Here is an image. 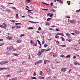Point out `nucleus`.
<instances>
[{
  "instance_id": "nucleus-1",
  "label": "nucleus",
  "mask_w": 80,
  "mask_h": 80,
  "mask_svg": "<svg viewBox=\"0 0 80 80\" xmlns=\"http://www.w3.org/2000/svg\"><path fill=\"white\" fill-rule=\"evenodd\" d=\"M0 27H1V28H6V27H7V24L3 23L2 25L0 24Z\"/></svg>"
},
{
  "instance_id": "nucleus-2",
  "label": "nucleus",
  "mask_w": 80,
  "mask_h": 80,
  "mask_svg": "<svg viewBox=\"0 0 80 80\" xmlns=\"http://www.w3.org/2000/svg\"><path fill=\"white\" fill-rule=\"evenodd\" d=\"M45 50V49H42L41 52L40 51H38V53L37 54V55H42V53Z\"/></svg>"
},
{
  "instance_id": "nucleus-3",
  "label": "nucleus",
  "mask_w": 80,
  "mask_h": 80,
  "mask_svg": "<svg viewBox=\"0 0 80 80\" xmlns=\"http://www.w3.org/2000/svg\"><path fill=\"white\" fill-rule=\"evenodd\" d=\"M67 70V68H63L61 69V72L63 73V72H65V71Z\"/></svg>"
},
{
  "instance_id": "nucleus-4",
  "label": "nucleus",
  "mask_w": 80,
  "mask_h": 80,
  "mask_svg": "<svg viewBox=\"0 0 80 80\" xmlns=\"http://www.w3.org/2000/svg\"><path fill=\"white\" fill-rule=\"evenodd\" d=\"M8 62L7 61H3L1 63H0L1 65H3V64H5V63H8Z\"/></svg>"
},
{
  "instance_id": "nucleus-5",
  "label": "nucleus",
  "mask_w": 80,
  "mask_h": 80,
  "mask_svg": "<svg viewBox=\"0 0 80 80\" xmlns=\"http://www.w3.org/2000/svg\"><path fill=\"white\" fill-rule=\"evenodd\" d=\"M74 32L76 34H79L80 33V32L78 31H77V30H74Z\"/></svg>"
},
{
  "instance_id": "nucleus-6",
  "label": "nucleus",
  "mask_w": 80,
  "mask_h": 80,
  "mask_svg": "<svg viewBox=\"0 0 80 80\" xmlns=\"http://www.w3.org/2000/svg\"><path fill=\"white\" fill-rule=\"evenodd\" d=\"M14 28H15L17 29H18V28H21L22 27L16 25L14 26Z\"/></svg>"
},
{
  "instance_id": "nucleus-7",
  "label": "nucleus",
  "mask_w": 80,
  "mask_h": 80,
  "mask_svg": "<svg viewBox=\"0 0 80 80\" xmlns=\"http://www.w3.org/2000/svg\"><path fill=\"white\" fill-rule=\"evenodd\" d=\"M22 39H19L17 40L16 42H17V43H21V42H22Z\"/></svg>"
},
{
  "instance_id": "nucleus-8",
  "label": "nucleus",
  "mask_w": 80,
  "mask_h": 80,
  "mask_svg": "<svg viewBox=\"0 0 80 80\" xmlns=\"http://www.w3.org/2000/svg\"><path fill=\"white\" fill-rule=\"evenodd\" d=\"M52 56L54 57V58L56 57V53H54V52H53L52 54Z\"/></svg>"
},
{
  "instance_id": "nucleus-9",
  "label": "nucleus",
  "mask_w": 80,
  "mask_h": 80,
  "mask_svg": "<svg viewBox=\"0 0 80 80\" xmlns=\"http://www.w3.org/2000/svg\"><path fill=\"white\" fill-rule=\"evenodd\" d=\"M6 38L8 39V40H11V39H12V38L11 37H7Z\"/></svg>"
},
{
  "instance_id": "nucleus-10",
  "label": "nucleus",
  "mask_w": 80,
  "mask_h": 80,
  "mask_svg": "<svg viewBox=\"0 0 80 80\" xmlns=\"http://www.w3.org/2000/svg\"><path fill=\"white\" fill-rule=\"evenodd\" d=\"M70 23H75V21L74 20H70Z\"/></svg>"
},
{
  "instance_id": "nucleus-11",
  "label": "nucleus",
  "mask_w": 80,
  "mask_h": 80,
  "mask_svg": "<svg viewBox=\"0 0 80 80\" xmlns=\"http://www.w3.org/2000/svg\"><path fill=\"white\" fill-rule=\"evenodd\" d=\"M66 34L67 36V37H68V38H70L71 37V36H70V35L68 33H66Z\"/></svg>"
},
{
  "instance_id": "nucleus-12",
  "label": "nucleus",
  "mask_w": 80,
  "mask_h": 80,
  "mask_svg": "<svg viewBox=\"0 0 80 80\" xmlns=\"http://www.w3.org/2000/svg\"><path fill=\"white\" fill-rule=\"evenodd\" d=\"M10 50H14V48L12 47V46H10Z\"/></svg>"
},
{
  "instance_id": "nucleus-13",
  "label": "nucleus",
  "mask_w": 80,
  "mask_h": 80,
  "mask_svg": "<svg viewBox=\"0 0 80 80\" xmlns=\"http://www.w3.org/2000/svg\"><path fill=\"white\" fill-rule=\"evenodd\" d=\"M38 78L40 80H41V79H44L45 78H44V77H42V76H40L38 77Z\"/></svg>"
},
{
  "instance_id": "nucleus-14",
  "label": "nucleus",
  "mask_w": 80,
  "mask_h": 80,
  "mask_svg": "<svg viewBox=\"0 0 80 80\" xmlns=\"http://www.w3.org/2000/svg\"><path fill=\"white\" fill-rule=\"evenodd\" d=\"M57 2H59V3H63V2H62V1L61 0H56Z\"/></svg>"
},
{
  "instance_id": "nucleus-15",
  "label": "nucleus",
  "mask_w": 80,
  "mask_h": 80,
  "mask_svg": "<svg viewBox=\"0 0 80 80\" xmlns=\"http://www.w3.org/2000/svg\"><path fill=\"white\" fill-rule=\"evenodd\" d=\"M30 43H31V44H33V43H34V42L33 41V40H31L30 41Z\"/></svg>"
},
{
  "instance_id": "nucleus-16",
  "label": "nucleus",
  "mask_w": 80,
  "mask_h": 80,
  "mask_svg": "<svg viewBox=\"0 0 80 80\" xmlns=\"http://www.w3.org/2000/svg\"><path fill=\"white\" fill-rule=\"evenodd\" d=\"M66 40L67 41H68V42H72V39H66Z\"/></svg>"
},
{
  "instance_id": "nucleus-17",
  "label": "nucleus",
  "mask_w": 80,
  "mask_h": 80,
  "mask_svg": "<svg viewBox=\"0 0 80 80\" xmlns=\"http://www.w3.org/2000/svg\"><path fill=\"white\" fill-rule=\"evenodd\" d=\"M62 39V41H63V42H65V39H64V38H63V37H61Z\"/></svg>"
},
{
  "instance_id": "nucleus-18",
  "label": "nucleus",
  "mask_w": 80,
  "mask_h": 80,
  "mask_svg": "<svg viewBox=\"0 0 80 80\" xmlns=\"http://www.w3.org/2000/svg\"><path fill=\"white\" fill-rule=\"evenodd\" d=\"M38 62V63H41L42 62V60L39 61H37Z\"/></svg>"
},
{
  "instance_id": "nucleus-19",
  "label": "nucleus",
  "mask_w": 80,
  "mask_h": 80,
  "mask_svg": "<svg viewBox=\"0 0 80 80\" xmlns=\"http://www.w3.org/2000/svg\"><path fill=\"white\" fill-rule=\"evenodd\" d=\"M37 42H35L34 44L33 45V46H37Z\"/></svg>"
},
{
  "instance_id": "nucleus-20",
  "label": "nucleus",
  "mask_w": 80,
  "mask_h": 80,
  "mask_svg": "<svg viewBox=\"0 0 80 80\" xmlns=\"http://www.w3.org/2000/svg\"><path fill=\"white\" fill-rule=\"evenodd\" d=\"M12 61H14V62H16V61H17V60L16 59H12Z\"/></svg>"
},
{
  "instance_id": "nucleus-21",
  "label": "nucleus",
  "mask_w": 80,
  "mask_h": 80,
  "mask_svg": "<svg viewBox=\"0 0 80 80\" xmlns=\"http://www.w3.org/2000/svg\"><path fill=\"white\" fill-rule=\"evenodd\" d=\"M71 56L70 55H67V56H66V58H69V57H70Z\"/></svg>"
},
{
  "instance_id": "nucleus-22",
  "label": "nucleus",
  "mask_w": 80,
  "mask_h": 80,
  "mask_svg": "<svg viewBox=\"0 0 80 80\" xmlns=\"http://www.w3.org/2000/svg\"><path fill=\"white\" fill-rule=\"evenodd\" d=\"M49 24H50V23H49L48 22H47L45 23L46 25L48 26V25H49Z\"/></svg>"
},
{
  "instance_id": "nucleus-23",
  "label": "nucleus",
  "mask_w": 80,
  "mask_h": 80,
  "mask_svg": "<svg viewBox=\"0 0 80 80\" xmlns=\"http://www.w3.org/2000/svg\"><path fill=\"white\" fill-rule=\"evenodd\" d=\"M6 10L7 12H12V10L10 9H7Z\"/></svg>"
},
{
  "instance_id": "nucleus-24",
  "label": "nucleus",
  "mask_w": 80,
  "mask_h": 80,
  "mask_svg": "<svg viewBox=\"0 0 80 80\" xmlns=\"http://www.w3.org/2000/svg\"><path fill=\"white\" fill-rule=\"evenodd\" d=\"M40 75H41V76H42V74H43V72H42V71H40Z\"/></svg>"
},
{
  "instance_id": "nucleus-25",
  "label": "nucleus",
  "mask_w": 80,
  "mask_h": 80,
  "mask_svg": "<svg viewBox=\"0 0 80 80\" xmlns=\"http://www.w3.org/2000/svg\"><path fill=\"white\" fill-rule=\"evenodd\" d=\"M67 2H68L67 3H68V5H70V1H68Z\"/></svg>"
},
{
  "instance_id": "nucleus-26",
  "label": "nucleus",
  "mask_w": 80,
  "mask_h": 80,
  "mask_svg": "<svg viewBox=\"0 0 80 80\" xmlns=\"http://www.w3.org/2000/svg\"><path fill=\"white\" fill-rule=\"evenodd\" d=\"M7 50H8V51L10 50V47H8L7 48Z\"/></svg>"
},
{
  "instance_id": "nucleus-27",
  "label": "nucleus",
  "mask_w": 80,
  "mask_h": 80,
  "mask_svg": "<svg viewBox=\"0 0 80 80\" xmlns=\"http://www.w3.org/2000/svg\"><path fill=\"white\" fill-rule=\"evenodd\" d=\"M12 80H17V78H12Z\"/></svg>"
},
{
  "instance_id": "nucleus-28",
  "label": "nucleus",
  "mask_w": 80,
  "mask_h": 80,
  "mask_svg": "<svg viewBox=\"0 0 80 80\" xmlns=\"http://www.w3.org/2000/svg\"><path fill=\"white\" fill-rule=\"evenodd\" d=\"M29 22H31V23H37V22H32V21H29Z\"/></svg>"
},
{
  "instance_id": "nucleus-29",
  "label": "nucleus",
  "mask_w": 80,
  "mask_h": 80,
  "mask_svg": "<svg viewBox=\"0 0 80 80\" xmlns=\"http://www.w3.org/2000/svg\"><path fill=\"white\" fill-rule=\"evenodd\" d=\"M31 78H32V79H35V80H36V79H37V78L35 77H32Z\"/></svg>"
},
{
  "instance_id": "nucleus-30",
  "label": "nucleus",
  "mask_w": 80,
  "mask_h": 80,
  "mask_svg": "<svg viewBox=\"0 0 80 80\" xmlns=\"http://www.w3.org/2000/svg\"><path fill=\"white\" fill-rule=\"evenodd\" d=\"M26 2H28V3H29V2H31V1L30 0H26Z\"/></svg>"
},
{
  "instance_id": "nucleus-31",
  "label": "nucleus",
  "mask_w": 80,
  "mask_h": 80,
  "mask_svg": "<svg viewBox=\"0 0 80 80\" xmlns=\"http://www.w3.org/2000/svg\"><path fill=\"white\" fill-rule=\"evenodd\" d=\"M57 35H61V33H58L56 34Z\"/></svg>"
},
{
  "instance_id": "nucleus-32",
  "label": "nucleus",
  "mask_w": 80,
  "mask_h": 80,
  "mask_svg": "<svg viewBox=\"0 0 80 80\" xmlns=\"http://www.w3.org/2000/svg\"><path fill=\"white\" fill-rule=\"evenodd\" d=\"M18 14H17L16 15V18H18Z\"/></svg>"
},
{
  "instance_id": "nucleus-33",
  "label": "nucleus",
  "mask_w": 80,
  "mask_h": 80,
  "mask_svg": "<svg viewBox=\"0 0 80 80\" xmlns=\"http://www.w3.org/2000/svg\"><path fill=\"white\" fill-rule=\"evenodd\" d=\"M19 25H22V24L21 23H15V25H19Z\"/></svg>"
},
{
  "instance_id": "nucleus-34",
  "label": "nucleus",
  "mask_w": 80,
  "mask_h": 80,
  "mask_svg": "<svg viewBox=\"0 0 80 80\" xmlns=\"http://www.w3.org/2000/svg\"><path fill=\"white\" fill-rule=\"evenodd\" d=\"M47 60H44V64H47Z\"/></svg>"
},
{
  "instance_id": "nucleus-35",
  "label": "nucleus",
  "mask_w": 80,
  "mask_h": 80,
  "mask_svg": "<svg viewBox=\"0 0 80 80\" xmlns=\"http://www.w3.org/2000/svg\"><path fill=\"white\" fill-rule=\"evenodd\" d=\"M47 46H48V44H45L44 45V47H47Z\"/></svg>"
},
{
  "instance_id": "nucleus-36",
  "label": "nucleus",
  "mask_w": 80,
  "mask_h": 80,
  "mask_svg": "<svg viewBox=\"0 0 80 80\" xmlns=\"http://www.w3.org/2000/svg\"><path fill=\"white\" fill-rule=\"evenodd\" d=\"M61 47H67V46L65 45H61Z\"/></svg>"
},
{
  "instance_id": "nucleus-37",
  "label": "nucleus",
  "mask_w": 80,
  "mask_h": 80,
  "mask_svg": "<svg viewBox=\"0 0 80 80\" xmlns=\"http://www.w3.org/2000/svg\"><path fill=\"white\" fill-rule=\"evenodd\" d=\"M55 37L56 38H58V37H59L58 36H55Z\"/></svg>"
},
{
  "instance_id": "nucleus-38",
  "label": "nucleus",
  "mask_w": 80,
  "mask_h": 80,
  "mask_svg": "<svg viewBox=\"0 0 80 80\" xmlns=\"http://www.w3.org/2000/svg\"><path fill=\"white\" fill-rule=\"evenodd\" d=\"M38 62H35L34 64L35 65H37V64H38Z\"/></svg>"
},
{
  "instance_id": "nucleus-39",
  "label": "nucleus",
  "mask_w": 80,
  "mask_h": 80,
  "mask_svg": "<svg viewBox=\"0 0 80 80\" xmlns=\"http://www.w3.org/2000/svg\"><path fill=\"white\" fill-rule=\"evenodd\" d=\"M36 74H37V73H36L35 72L33 73V76H35L36 75Z\"/></svg>"
},
{
  "instance_id": "nucleus-40",
  "label": "nucleus",
  "mask_w": 80,
  "mask_h": 80,
  "mask_svg": "<svg viewBox=\"0 0 80 80\" xmlns=\"http://www.w3.org/2000/svg\"><path fill=\"white\" fill-rule=\"evenodd\" d=\"M53 15V14H52L50 15V17H52Z\"/></svg>"
},
{
  "instance_id": "nucleus-41",
  "label": "nucleus",
  "mask_w": 80,
  "mask_h": 80,
  "mask_svg": "<svg viewBox=\"0 0 80 80\" xmlns=\"http://www.w3.org/2000/svg\"><path fill=\"white\" fill-rule=\"evenodd\" d=\"M25 61H23L22 62V65H24L25 64Z\"/></svg>"
},
{
  "instance_id": "nucleus-42",
  "label": "nucleus",
  "mask_w": 80,
  "mask_h": 80,
  "mask_svg": "<svg viewBox=\"0 0 80 80\" xmlns=\"http://www.w3.org/2000/svg\"><path fill=\"white\" fill-rule=\"evenodd\" d=\"M28 29H29V30H30V29H33V28H32V27H30V28H28Z\"/></svg>"
},
{
  "instance_id": "nucleus-43",
  "label": "nucleus",
  "mask_w": 80,
  "mask_h": 80,
  "mask_svg": "<svg viewBox=\"0 0 80 80\" xmlns=\"http://www.w3.org/2000/svg\"><path fill=\"white\" fill-rule=\"evenodd\" d=\"M50 20H51V18H48L47 19V21H49Z\"/></svg>"
},
{
  "instance_id": "nucleus-44",
  "label": "nucleus",
  "mask_w": 80,
  "mask_h": 80,
  "mask_svg": "<svg viewBox=\"0 0 80 80\" xmlns=\"http://www.w3.org/2000/svg\"><path fill=\"white\" fill-rule=\"evenodd\" d=\"M52 12H56L55 10L52 9Z\"/></svg>"
},
{
  "instance_id": "nucleus-45",
  "label": "nucleus",
  "mask_w": 80,
  "mask_h": 80,
  "mask_svg": "<svg viewBox=\"0 0 80 80\" xmlns=\"http://www.w3.org/2000/svg\"><path fill=\"white\" fill-rule=\"evenodd\" d=\"M38 30L39 31H40V30H42V29L41 28L39 27V28H38Z\"/></svg>"
},
{
  "instance_id": "nucleus-46",
  "label": "nucleus",
  "mask_w": 80,
  "mask_h": 80,
  "mask_svg": "<svg viewBox=\"0 0 80 80\" xmlns=\"http://www.w3.org/2000/svg\"><path fill=\"white\" fill-rule=\"evenodd\" d=\"M48 70L49 72H51V71L49 68H48Z\"/></svg>"
},
{
  "instance_id": "nucleus-47",
  "label": "nucleus",
  "mask_w": 80,
  "mask_h": 80,
  "mask_svg": "<svg viewBox=\"0 0 80 80\" xmlns=\"http://www.w3.org/2000/svg\"><path fill=\"white\" fill-rule=\"evenodd\" d=\"M80 12V9H79V10H77L76 11V12Z\"/></svg>"
},
{
  "instance_id": "nucleus-48",
  "label": "nucleus",
  "mask_w": 80,
  "mask_h": 80,
  "mask_svg": "<svg viewBox=\"0 0 80 80\" xmlns=\"http://www.w3.org/2000/svg\"><path fill=\"white\" fill-rule=\"evenodd\" d=\"M8 5H14V4L12 3H8Z\"/></svg>"
},
{
  "instance_id": "nucleus-49",
  "label": "nucleus",
  "mask_w": 80,
  "mask_h": 80,
  "mask_svg": "<svg viewBox=\"0 0 80 80\" xmlns=\"http://www.w3.org/2000/svg\"><path fill=\"white\" fill-rule=\"evenodd\" d=\"M37 42H38V43H39V44H40V41H39V40H37Z\"/></svg>"
},
{
  "instance_id": "nucleus-50",
  "label": "nucleus",
  "mask_w": 80,
  "mask_h": 80,
  "mask_svg": "<svg viewBox=\"0 0 80 80\" xmlns=\"http://www.w3.org/2000/svg\"><path fill=\"white\" fill-rule=\"evenodd\" d=\"M56 31H57V32H59L60 30H58V29L56 28Z\"/></svg>"
},
{
  "instance_id": "nucleus-51",
  "label": "nucleus",
  "mask_w": 80,
  "mask_h": 80,
  "mask_svg": "<svg viewBox=\"0 0 80 80\" xmlns=\"http://www.w3.org/2000/svg\"><path fill=\"white\" fill-rule=\"evenodd\" d=\"M24 35H24V34L21 35L20 36L21 38H22V37H23V36H24Z\"/></svg>"
},
{
  "instance_id": "nucleus-52",
  "label": "nucleus",
  "mask_w": 80,
  "mask_h": 80,
  "mask_svg": "<svg viewBox=\"0 0 80 80\" xmlns=\"http://www.w3.org/2000/svg\"><path fill=\"white\" fill-rule=\"evenodd\" d=\"M13 55H14V56H18V54H15L14 53Z\"/></svg>"
},
{
  "instance_id": "nucleus-53",
  "label": "nucleus",
  "mask_w": 80,
  "mask_h": 80,
  "mask_svg": "<svg viewBox=\"0 0 80 80\" xmlns=\"http://www.w3.org/2000/svg\"><path fill=\"white\" fill-rule=\"evenodd\" d=\"M60 57H64V55H62L60 56Z\"/></svg>"
},
{
  "instance_id": "nucleus-54",
  "label": "nucleus",
  "mask_w": 80,
  "mask_h": 80,
  "mask_svg": "<svg viewBox=\"0 0 80 80\" xmlns=\"http://www.w3.org/2000/svg\"><path fill=\"white\" fill-rule=\"evenodd\" d=\"M45 41H42V44H44V43H45Z\"/></svg>"
},
{
  "instance_id": "nucleus-55",
  "label": "nucleus",
  "mask_w": 80,
  "mask_h": 80,
  "mask_svg": "<svg viewBox=\"0 0 80 80\" xmlns=\"http://www.w3.org/2000/svg\"><path fill=\"white\" fill-rule=\"evenodd\" d=\"M51 49L49 48V49H48L47 50H46V51H49V50H51Z\"/></svg>"
},
{
  "instance_id": "nucleus-56",
  "label": "nucleus",
  "mask_w": 80,
  "mask_h": 80,
  "mask_svg": "<svg viewBox=\"0 0 80 80\" xmlns=\"http://www.w3.org/2000/svg\"><path fill=\"white\" fill-rule=\"evenodd\" d=\"M6 54H7V55H10V53L8 52H7L6 53Z\"/></svg>"
},
{
  "instance_id": "nucleus-57",
  "label": "nucleus",
  "mask_w": 80,
  "mask_h": 80,
  "mask_svg": "<svg viewBox=\"0 0 80 80\" xmlns=\"http://www.w3.org/2000/svg\"><path fill=\"white\" fill-rule=\"evenodd\" d=\"M71 70H72L71 69L70 70H69V71H68V73H70V72H71Z\"/></svg>"
},
{
  "instance_id": "nucleus-58",
  "label": "nucleus",
  "mask_w": 80,
  "mask_h": 80,
  "mask_svg": "<svg viewBox=\"0 0 80 80\" xmlns=\"http://www.w3.org/2000/svg\"><path fill=\"white\" fill-rule=\"evenodd\" d=\"M42 10H46V11H47V10H48V9H43Z\"/></svg>"
},
{
  "instance_id": "nucleus-59",
  "label": "nucleus",
  "mask_w": 80,
  "mask_h": 80,
  "mask_svg": "<svg viewBox=\"0 0 80 80\" xmlns=\"http://www.w3.org/2000/svg\"><path fill=\"white\" fill-rule=\"evenodd\" d=\"M55 41L57 43H59V42L56 40H55Z\"/></svg>"
},
{
  "instance_id": "nucleus-60",
  "label": "nucleus",
  "mask_w": 80,
  "mask_h": 80,
  "mask_svg": "<svg viewBox=\"0 0 80 80\" xmlns=\"http://www.w3.org/2000/svg\"><path fill=\"white\" fill-rule=\"evenodd\" d=\"M65 18H70V17L69 16H66L65 17Z\"/></svg>"
},
{
  "instance_id": "nucleus-61",
  "label": "nucleus",
  "mask_w": 80,
  "mask_h": 80,
  "mask_svg": "<svg viewBox=\"0 0 80 80\" xmlns=\"http://www.w3.org/2000/svg\"><path fill=\"white\" fill-rule=\"evenodd\" d=\"M74 65H77V63L76 62H74Z\"/></svg>"
},
{
  "instance_id": "nucleus-62",
  "label": "nucleus",
  "mask_w": 80,
  "mask_h": 80,
  "mask_svg": "<svg viewBox=\"0 0 80 80\" xmlns=\"http://www.w3.org/2000/svg\"><path fill=\"white\" fill-rule=\"evenodd\" d=\"M50 5L51 6H52V5H53V3L52 2H51V3L50 4Z\"/></svg>"
},
{
  "instance_id": "nucleus-63",
  "label": "nucleus",
  "mask_w": 80,
  "mask_h": 80,
  "mask_svg": "<svg viewBox=\"0 0 80 80\" xmlns=\"http://www.w3.org/2000/svg\"><path fill=\"white\" fill-rule=\"evenodd\" d=\"M11 76L9 75H6V77H10Z\"/></svg>"
},
{
  "instance_id": "nucleus-64",
  "label": "nucleus",
  "mask_w": 80,
  "mask_h": 80,
  "mask_svg": "<svg viewBox=\"0 0 80 80\" xmlns=\"http://www.w3.org/2000/svg\"><path fill=\"white\" fill-rule=\"evenodd\" d=\"M73 58H74V59H75V58H76V56H74L73 57Z\"/></svg>"
}]
</instances>
